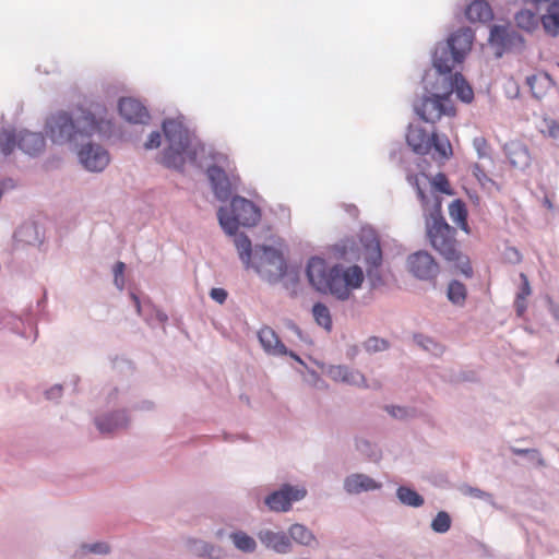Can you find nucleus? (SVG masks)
<instances>
[{
    "label": "nucleus",
    "mask_w": 559,
    "mask_h": 559,
    "mask_svg": "<svg viewBox=\"0 0 559 559\" xmlns=\"http://www.w3.org/2000/svg\"><path fill=\"white\" fill-rule=\"evenodd\" d=\"M112 122L107 108L100 103H91L79 109L72 118L67 112L52 115L46 123V132L53 143H78L94 134L111 131Z\"/></svg>",
    "instance_id": "obj_1"
},
{
    "label": "nucleus",
    "mask_w": 559,
    "mask_h": 559,
    "mask_svg": "<svg viewBox=\"0 0 559 559\" xmlns=\"http://www.w3.org/2000/svg\"><path fill=\"white\" fill-rule=\"evenodd\" d=\"M306 274L316 290L330 294L340 300H347L354 290L361 287L365 280L360 266H329L325 260L319 257H312L308 261Z\"/></svg>",
    "instance_id": "obj_2"
},
{
    "label": "nucleus",
    "mask_w": 559,
    "mask_h": 559,
    "mask_svg": "<svg viewBox=\"0 0 559 559\" xmlns=\"http://www.w3.org/2000/svg\"><path fill=\"white\" fill-rule=\"evenodd\" d=\"M430 216L426 219V234L431 247L448 262L466 277L473 275V267L468 257L459 249L455 238L456 231L441 215V199L433 195V206Z\"/></svg>",
    "instance_id": "obj_3"
},
{
    "label": "nucleus",
    "mask_w": 559,
    "mask_h": 559,
    "mask_svg": "<svg viewBox=\"0 0 559 559\" xmlns=\"http://www.w3.org/2000/svg\"><path fill=\"white\" fill-rule=\"evenodd\" d=\"M163 131L167 140V147L163 152L160 163L168 168L181 169L187 160L197 159V150L191 142L189 130L178 119H166Z\"/></svg>",
    "instance_id": "obj_4"
},
{
    "label": "nucleus",
    "mask_w": 559,
    "mask_h": 559,
    "mask_svg": "<svg viewBox=\"0 0 559 559\" xmlns=\"http://www.w3.org/2000/svg\"><path fill=\"white\" fill-rule=\"evenodd\" d=\"M338 251L345 260H362L365 262L367 276L373 287L383 284L379 270L382 264V251L380 241L373 233L364 234L359 245L349 239L343 241Z\"/></svg>",
    "instance_id": "obj_5"
},
{
    "label": "nucleus",
    "mask_w": 559,
    "mask_h": 559,
    "mask_svg": "<svg viewBox=\"0 0 559 559\" xmlns=\"http://www.w3.org/2000/svg\"><path fill=\"white\" fill-rule=\"evenodd\" d=\"M425 88L429 96H424L414 104V110L418 117L427 123H436L443 116L454 117L456 114L455 107L447 95L442 92L435 91L436 87H440L437 80L430 84L429 75L426 74L424 78Z\"/></svg>",
    "instance_id": "obj_6"
},
{
    "label": "nucleus",
    "mask_w": 559,
    "mask_h": 559,
    "mask_svg": "<svg viewBox=\"0 0 559 559\" xmlns=\"http://www.w3.org/2000/svg\"><path fill=\"white\" fill-rule=\"evenodd\" d=\"M406 142L409 147L419 155H427L431 148L435 150L433 159L445 162L453 155L451 142L448 136L439 135L436 132L428 134L419 126H409L406 133Z\"/></svg>",
    "instance_id": "obj_7"
},
{
    "label": "nucleus",
    "mask_w": 559,
    "mask_h": 559,
    "mask_svg": "<svg viewBox=\"0 0 559 559\" xmlns=\"http://www.w3.org/2000/svg\"><path fill=\"white\" fill-rule=\"evenodd\" d=\"M217 217L222 228L228 235H234L239 225L251 227L260 221L261 213L259 207L242 197H234L230 202V212L221 207Z\"/></svg>",
    "instance_id": "obj_8"
},
{
    "label": "nucleus",
    "mask_w": 559,
    "mask_h": 559,
    "mask_svg": "<svg viewBox=\"0 0 559 559\" xmlns=\"http://www.w3.org/2000/svg\"><path fill=\"white\" fill-rule=\"evenodd\" d=\"M255 272L267 282L281 280L286 271V263L281 251L272 247L257 246L250 262Z\"/></svg>",
    "instance_id": "obj_9"
},
{
    "label": "nucleus",
    "mask_w": 559,
    "mask_h": 559,
    "mask_svg": "<svg viewBox=\"0 0 559 559\" xmlns=\"http://www.w3.org/2000/svg\"><path fill=\"white\" fill-rule=\"evenodd\" d=\"M406 266L414 277L426 282H435L440 272L438 262L430 253L424 250L409 254Z\"/></svg>",
    "instance_id": "obj_10"
},
{
    "label": "nucleus",
    "mask_w": 559,
    "mask_h": 559,
    "mask_svg": "<svg viewBox=\"0 0 559 559\" xmlns=\"http://www.w3.org/2000/svg\"><path fill=\"white\" fill-rule=\"evenodd\" d=\"M407 181L409 182L411 186H413L416 189L417 195L424 207H427L429 204V198L425 193V188L428 185H430L432 189L438 192L448 195L453 194L451 185L447 176L442 173L437 174L432 180H430L429 177L425 174L408 175Z\"/></svg>",
    "instance_id": "obj_11"
},
{
    "label": "nucleus",
    "mask_w": 559,
    "mask_h": 559,
    "mask_svg": "<svg viewBox=\"0 0 559 559\" xmlns=\"http://www.w3.org/2000/svg\"><path fill=\"white\" fill-rule=\"evenodd\" d=\"M307 490L304 487L284 485L280 490L272 492L265 498V504L271 511L286 512L292 503L306 497Z\"/></svg>",
    "instance_id": "obj_12"
},
{
    "label": "nucleus",
    "mask_w": 559,
    "mask_h": 559,
    "mask_svg": "<svg viewBox=\"0 0 559 559\" xmlns=\"http://www.w3.org/2000/svg\"><path fill=\"white\" fill-rule=\"evenodd\" d=\"M436 80L440 87H436L435 91L442 92L449 98L455 92L457 98L464 103L468 104L474 99V91L461 73H455L453 76H441Z\"/></svg>",
    "instance_id": "obj_13"
},
{
    "label": "nucleus",
    "mask_w": 559,
    "mask_h": 559,
    "mask_svg": "<svg viewBox=\"0 0 559 559\" xmlns=\"http://www.w3.org/2000/svg\"><path fill=\"white\" fill-rule=\"evenodd\" d=\"M489 40L502 50L522 49L524 47L523 37L510 25H493Z\"/></svg>",
    "instance_id": "obj_14"
},
{
    "label": "nucleus",
    "mask_w": 559,
    "mask_h": 559,
    "mask_svg": "<svg viewBox=\"0 0 559 559\" xmlns=\"http://www.w3.org/2000/svg\"><path fill=\"white\" fill-rule=\"evenodd\" d=\"M78 155L81 164L90 171H102L109 163V154L100 145L87 144Z\"/></svg>",
    "instance_id": "obj_15"
},
{
    "label": "nucleus",
    "mask_w": 559,
    "mask_h": 559,
    "mask_svg": "<svg viewBox=\"0 0 559 559\" xmlns=\"http://www.w3.org/2000/svg\"><path fill=\"white\" fill-rule=\"evenodd\" d=\"M461 62L462 59L454 53L448 44L437 45L432 58L433 67L438 72L437 79H440L441 76H451L450 74L454 67Z\"/></svg>",
    "instance_id": "obj_16"
},
{
    "label": "nucleus",
    "mask_w": 559,
    "mask_h": 559,
    "mask_svg": "<svg viewBox=\"0 0 559 559\" xmlns=\"http://www.w3.org/2000/svg\"><path fill=\"white\" fill-rule=\"evenodd\" d=\"M118 109L121 117L132 123H145L150 118L148 111L142 103L131 97L121 98Z\"/></svg>",
    "instance_id": "obj_17"
},
{
    "label": "nucleus",
    "mask_w": 559,
    "mask_h": 559,
    "mask_svg": "<svg viewBox=\"0 0 559 559\" xmlns=\"http://www.w3.org/2000/svg\"><path fill=\"white\" fill-rule=\"evenodd\" d=\"M10 135L14 136V146H19L24 153L28 155H36L40 153L45 147V139L40 133L22 131L19 134L5 131Z\"/></svg>",
    "instance_id": "obj_18"
},
{
    "label": "nucleus",
    "mask_w": 559,
    "mask_h": 559,
    "mask_svg": "<svg viewBox=\"0 0 559 559\" xmlns=\"http://www.w3.org/2000/svg\"><path fill=\"white\" fill-rule=\"evenodd\" d=\"M206 173L216 198L226 201L231 194V183L224 169L213 165L207 168Z\"/></svg>",
    "instance_id": "obj_19"
},
{
    "label": "nucleus",
    "mask_w": 559,
    "mask_h": 559,
    "mask_svg": "<svg viewBox=\"0 0 559 559\" xmlns=\"http://www.w3.org/2000/svg\"><path fill=\"white\" fill-rule=\"evenodd\" d=\"M473 40L474 34L472 29L465 27L452 34L445 44H448L454 53L463 61L472 49Z\"/></svg>",
    "instance_id": "obj_20"
},
{
    "label": "nucleus",
    "mask_w": 559,
    "mask_h": 559,
    "mask_svg": "<svg viewBox=\"0 0 559 559\" xmlns=\"http://www.w3.org/2000/svg\"><path fill=\"white\" fill-rule=\"evenodd\" d=\"M258 337L263 349L270 355H287L286 346L281 342L275 331L270 326H263L258 332Z\"/></svg>",
    "instance_id": "obj_21"
},
{
    "label": "nucleus",
    "mask_w": 559,
    "mask_h": 559,
    "mask_svg": "<svg viewBox=\"0 0 559 559\" xmlns=\"http://www.w3.org/2000/svg\"><path fill=\"white\" fill-rule=\"evenodd\" d=\"M261 543L276 552L285 554L290 549V539L284 532L261 531L258 534Z\"/></svg>",
    "instance_id": "obj_22"
},
{
    "label": "nucleus",
    "mask_w": 559,
    "mask_h": 559,
    "mask_svg": "<svg viewBox=\"0 0 559 559\" xmlns=\"http://www.w3.org/2000/svg\"><path fill=\"white\" fill-rule=\"evenodd\" d=\"M344 487L349 493H359L362 491L378 489L380 488V484L367 475L354 474L345 479Z\"/></svg>",
    "instance_id": "obj_23"
},
{
    "label": "nucleus",
    "mask_w": 559,
    "mask_h": 559,
    "mask_svg": "<svg viewBox=\"0 0 559 559\" xmlns=\"http://www.w3.org/2000/svg\"><path fill=\"white\" fill-rule=\"evenodd\" d=\"M329 377L336 381L353 385H362L365 383L364 376L354 370H349L344 366H332L328 371Z\"/></svg>",
    "instance_id": "obj_24"
},
{
    "label": "nucleus",
    "mask_w": 559,
    "mask_h": 559,
    "mask_svg": "<svg viewBox=\"0 0 559 559\" xmlns=\"http://www.w3.org/2000/svg\"><path fill=\"white\" fill-rule=\"evenodd\" d=\"M465 15L471 22L486 23L491 21L493 14L488 2L484 0H474L466 10Z\"/></svg>",
    "instance_id": "obj_25"
},
{
    "label": "nucleus",
    "mask_w": 559,
    "mask_h": 559,
    "mask_svg": "<svg viewBox=\"0 0 559 559\" xmlns=\"http://www.w3.org/2000/svg\"><path fill=\"white\" fill-rule=\"evenodd\" d=\"M532 94L536 98H543L554 86V81L546 72H538L526 79Z\"/></svg>",
    "instance_id": "obj_26"
},
{
    "label": "nucleus",
    "mask_w": 559,
    "mask_h": 559,
    "mask_svg": "<svg viewBox=\"0 0 559 559\" xmlns=\"http://www.w3.org/2000/svg\"><path fill=\"white\" fill-rule=\"evenodd\" d=\"M545 32L556 37L559 35V0L549 3L547 12L540 17Z\"/></svg>",
    "instance_id": "obj_27"
},
{
    "label": "nucleus",
    "mask_w": 559,
    "mask_h": 559,
    "mask_svg": "<svg viewBox=\"0 0 559 559\" xmlns=\"http://www.w3.org/2000/svg\"><path fill=\"white\" fill-rule=\"evenodd\" d=\"M449 215L451 219L465 233H469L467 223V210L465 203L456 199L449 205Z\"/></svg>",
    "instance_id": "obj_28"
},
{
    "label": "nucleus",
    "mask_w": 559,
    "mask_h": 559,
    "mask_svg": "<svg viewBox=\"0 0 559 559\" xmlns=\"http://www.w3.org/2000/svg\"><path fill=\"white\" fill-rule=\"evenodd\" d=\"M96 425L102 432H112L127 425L124 413H117L108 417L97 419Z\"/></svg>",
    "instance_id": "obj_29"
},
{
    "label": "nucleus",
    "mask_w": 559,
    "mask_h": 559,
    "mask_svg": "<svg viewBox=\"0 0 559 559\" xmlns=\"http://www.w3.org/2000/svg\"><path fill=\"white\" fill-rule=\"evenodd\" d=\"M234 242L238 250L239 257L246 266L249 267L252 253L251 240L245 234H237V231L234 234Z\"/></svg>",
    "instance_id": "obj_30"
},
{
    "label": "nucleus",
    "mask_w": 559,
    "mask_h": 559,
    "mask_svg": "<svg viewBox=\"0 0 559 559\" xmlns=\"http://www.w3.org/2000/svg\"><path fill=\"white\" fill-rule=\"evenodd\" d=\"M515 22L520 28L526 32H533L538 27L539 19L536 13L531 10H521L515 15Z\"/></svg>",
    "instance_id": "obj_31"
},
{
    "label": "nucleus",
    "mask_w": 559,
    "mask_h": 559,
    "mask_svg": "<svg viewBox=\"0 0 559 559\" xmlns=\"http://www.w3.org/2000/svg\"><path fill=\"white\" fill-rule=\"evenodd\" d=\"M508 157L510 163L518 168H524L530 164V154L525 146L513 145L509 148Z\"/></svg>",
    "instance_id": "obj_32"
},
{
    "label": "nucleus",
    "mask_w": 559,
    "mask_h": 559,
    "mask_svg": "<svg viewBox=\"0 0 559 559\" xmlns=\"http://www.w3.org/2000/svg\"><path fill=\"white\" fill-rule=\"evenodd\" d=\"M290 537L298 544L311 546L316 543V537L310 530L301 524H294L289 527Z\"/></svg>",
    "instance_id": "obj_33"
},
{
    "label": "nucleus",
    "mask_w": 559,
    "mask_h": 559,
    "mask_svg": "<svg viewBox=\"0 0 559 559\" xmlns=\"http://www.w3.org/2000/svg\"><path fill=\"white\" fill-rule=\"evenodd\" d=\"M312 314L316 320V322L324 328L326 331H330L332 329V318L329 308L317 302L312 307Z\"/></svg>",
    "instance_id": "obj_34"
},
{
    "label": "nucleus",
    "mask_w": 559,
    "mask_h": 559,
    "mask_svg": "<svg viewBox=\"0 0 559 559\" xmlns=\"http://www.w3.org/2000/svg\"><path fill=\"white\" fill-rule=\"evenodd\" d=\"M230 538L236 546L237 549L243 552H252L255 550L257 543L255 540L243 532L233 533Z\"/></svg>",
    "instance_id": "obj_35"
},
{
    "label": "nucleus",
    "mask_w": 559,
    "mask_h": 559,
    "mask_svg": "<svg viewBox=\"0 0 559 559\" xmlns=\"http://www.w3.org/2000/svg\"><path fill=\"white\" fill-rule=\"evenodd\" d=\"M397 497L406 506L420 507L424 504L423 497L408 487L401 486L397 489Z\"/></svg>",
    "instance_id": "obj_36"
},
{
    "label": "nucleus",
    "mask_w": 559,
    "mask_h": 559,
    "mask_svg": "<svg viewBox=\"0 0 559 559\" xmlns=\"http://www.w3.org/2000/svg\"><path fill=\"white\" fill-rule=\"evenodd\" d=\"M191 551L199 557L218 559L222 556V549L204 542H194Z\"/></svg>",
    "instance_id": "obj_37"
},
{
    "label": "nucleus",
    "mask_w": 559,
    "mask_h": 559,
    "mask_svg": "<svg viewBox=\"0 0 559 559\" xmlns=\"http://www.w3.org/2000/svg\"><path fill=\"white\" fill-rule=\"evenodd\" d=\"M448 298L456 305H463L466 299V287L459 281H452L448 287Z\"/></svg>",
    "instance_id": "obj_38"
},
{
    "label": "nucleus",
    "mask_w": 559,
    "mask_h": 559,
    "mask_svg": "<svg viewBox=\"0 0 559 559\" xmlns=\"http://www.w3.org/2000/svg\"><path fill=\"white\" fill-rule=\"evenodd\" d=\"M451 519L447 512H439L432 520L431 528L437 533H445L450 530Z\"/></svg>",
    "instance_id": "obj_39"
},
{
    "label": "nucleus",
    "mask_w": 559,
    "mask_h": 559,
    "mask_svg": "<svg viewBox=\"0 0 559 559\" xmlns=\"http://www.w3.org/2000/svg\"><path fill=\"white\" fill-rule=\"evenodd\" d=\"M417 344L419 346H421L424 349L432 353L433 355H439L442 353V347L435 343L431 338L429 337H426V336H423V335H418L415 337Z\"/></svg>",
    "instance_id": "obj_40"
},
{
    "label": "nucleus",
    "mask_w": 559,
    "mask_h": 559,
    "mask_svg": "<svg viewBox=\"0 0 559 559\" xmlns=\"http://www.w3.org/2000/svg\"><path fill=\"white\" fill-rule=\"evenodd\" d=\"M14 136L5 131L0 132V156H7L13 152Z\"/></svg>",
    "instance_id": "obj_41"
},
{
    "label": "nucleus",
    "mask_w": 559,
    "mask_h": 559,
    "mask_svg": "<svg viewBox=\"0 0 559 559\" xmlns=\"http://www.w3.org/2000/svg\"><path fill=\"white\" fill-rule=\"evenodd\" d=\"M473 145L479 158H486L490 156V145L484 136L474 138Z\"/></svg>",
    "instance_id": "obj_42"
},
{
    "label": "nucleus",
    "mask_w": 559,
    "mask_h": 559,
    "mask_svg": "<svg viewBox=\"0 0 559 559\" xmlns=\"http://www.w3.org/2000/svg\"><path fill=\"white\" fill-rule=\"evenodd\" d=\"M365 346H366L367 350H369V352H379V350L386 349L388 343H386V341H384L382 338L370 337L365 343Z\"/></svg>",
    "instance_id": "obj_43"
},
{
    "label": "nucleus",
    "mask_w": 559,
    "mask_h": 559,
    "mask_svg": "<svg viewBox=\"0 0 559 559\" xmlns=\"http://www.w3.org/2000/svg\"><path fill=\"white\" fill-rule=\"evenodd\" d=\"M520 277L522 280V287H521V292L518 295V300L525 299L527 296L531 295V286H530L527 276L524 273H521ZM516 304H518L519 310L522 311L523 307L520 306L519 301H516Z\"/></svg>",
    "instance_id": "obj_44"
},
{
    "label": "nucleus",
    "mask_w": 559,
    "mask_h": 559,
    "mask_svg": "<svg viewBox=\"0 0 559 559\" xmlns=\"http://www.w3.org/2000/svg\"><path fill=\"white\" fill-rule=\"evenodd\" d=\"M83 548L90 552H95V554H107L109 551V546L105 543H95L92 545H85V546H83Z\"/></svg>",
    "instance_id": "obj_45"
},
{
    "label": "nucleus",
    "mask_w": 559,
    "mask_h": 559,
    "mask_svg": "<svg viewBox=\"0 0 559 559\" xmlns=\"http://www.w3.org/2000/svg\"><path fill=\"white\" fill-rule=\"evenodd\" d=\"M160 133L154 131L150 134L148 140L145 142L144 146L146 150L156 148L160 145Z\"/></svg>",
    "instance_id": "obj_46"
},
{
    "label": "nucleus",
    "mask_w": 559,
    "mask_h": 559,
    "mask_svg": "<svg viewBox=\"0 0 559 559\" xmlns=\"http://www.w3.org/2000/svg\"><path fill=\"white\" fill-rule=\"evenodd\" d=\"M210 296L218 304H224L227 298V292L223 288H212Z\"/></svg>",
    "instance_id": "obj_47"
},
{
    "label": "nucleus",
    "mask_w": 559,
    "mask_h": 559,
    "mask_svg": "<svg viewBox=\"0 0 559 559\" xmlns=\"http://www.w3.org/2000/svg\"><path fill=\"white\" fill-rule=\"evenodd\" d=\"M549 134L552 138H559V123L556 121H551L548 126Z\"/></svg>",
    "instance_id": "obj_48"
},
{
    "label": "nucleus",
    "mask_w": 559,
    "mask_h": 559,
    "mask_svg": "<svg viewBox=\"0 0 559 559\" xmlns=\"http://www.w3.org/2000/svg\"><path fill=\"white\" fill-rule=\"evenodd\" d=\"M124 267H126V265H124V263H123V262H118V263L115 265V276H116V278H117L118 276H121V275L123 274V272H124Z\"/></svg>",
    "instance_id": "obj_49"
},
{
    "label": "nucleus",
    "mask_w": 559,
    "mask_h": 559,
    "mask_svg": "<svg viewBox=\"0 0 559 559\" xmlns=\"http://www.w3.org/2000/svg\"><path fill=\"white\" fill-rule=\"evenodd\" d=\"M390 413L394 417H403L404 414H405V411L403 408H401V407H392L390 409Z\"/></svg>",
    "instance_id": "obj_50"
},
{
    "label": "nucleus",
    "mask_w": 559,
    "mask_h": 559,
    "mask_svg": "<svg viewBox=\"0 0 559 559\" xmlns=\"http://www.w3.org/2000/svg\"><path fill=\"white\" fill-rule=\"evenodd\" d=\"M528 450L513 449V453H515L516 455H523L526 454Z\"/></svg>",
    "instance_id": "obj_51"
},
{
    "label": "nucleus",
    "mask_w": 559,
    "mask_h": 559,
    "mask_svg": "<svg viewBox=\"0 0 559 559\" xmlns=\"http://www.w3.org/2000/svg\"><path fill=\"white\" fill-rule=\"evenodd\" d=\"M471 493H472L474 497H481L483 491H481V490H479V489H471Z\"/></svg>",
    "instance_id": "obj_52"
},
{
    "label": "nucleus",
    "mask_w": 559,
    "mask_h": 559,
    "mask_svg": "<svg viewBox=\"0 0 559 559\" xmlns=\"http://www.w3.org/2000/svg\"><path fill=\"white\" fill-rule=\"evenodd\" d=\"M31 229H33V226H25V227H23V228L20 230V233H22V231H24V230H31Z\"/></svg>",
    "instance_id": "obj_53"
},
{
    "label": "nucleus",
    "mask_w": 559,
    "mask_h": 559,
    "mask_svg": "<svg viewBox=\"0 0 559 559\" xmlns=\"http://www.w3.org/2000/svg\"><path fill=\"white\" fill-rule=\"evenodd\" d=\"M289 355L296 359H299L294 353H289Z\"/></svg>",
    "instance_id": "obj_54"
},
{
    "label": "nucleus",
    "mask_w": 559,
    "mask_h": 559,
    "mask_svg": "<svg viewBox=\"0 0 559 559\" xmlns=\"http://www.w3.org/2000/svg\"><path fill=\"white\" fill-rule=\"evenodd\" d=\"M558 67H559V62H558Z\"/></svg>",
    "instance_id": "obj_55"
}]
</instances>
